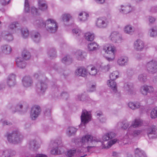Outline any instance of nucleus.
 Returning a JSON list of instances; mask_svg holds the SVG:
<instances>
[{
  "instance_id": "f257e3e1",
  "label": "nucleus",
  "mask_w": 157,
  "mask_h": 157,
  "mask_svg": "<svg viewBox=\"0 0 157 157\" xmlns=\"http://www.w3.org/2000/svg\"><path fill=\"white\" fill-rule=\"evenodd\" d=\"M34 24L39 27H45L47 30L51 33L56 32L58 27L56 22L50 18L48 19L44 23L42 19L37 20L35 22Z\"/></svg>"
},
{
  "instance_id": "f03ea898",
  "label": "nucleus",
  "mask_w": 157,
  "mask_h": 157,
  "mask_svg": "<svg viewBox=\"0 0 157 157\" xmlns=\"http://www.w3.org/2000/svg\"><path fill=\"white\" fill-rule=\"evenodd\" d=\"M81 142L84 144L87 143L88 146L87 147V152H90L95 147L97 142L100 141V140L95 137H93L90 135H86L83 136L81 140Z\"/></svg>"
},
{
  "instance_id": "7ed1b4c3",
  "label": "nucleus",
  "mask_w": 157,
  "mask_h": 157,
  "mask_svg": "<svg viewBox=\"0 0 157 157\" xmlns=\"http://www.w3.org/2000/svg\"><path fill=\"white\" fill-rule=\"evenodd\" d=\"M8 141L13 144H16L20 142L23 138V136L18 131H13L11 133L7 134Z\"/></svg>"
},
{
  "instance_id": "20e7f679",
  "label": "nucleus",
  "mask_w": 157,
  "mask_h": 157,
  "mask_svg": "<svg viewBox=\"0 0 157 157\" xmlns=\"http://www.w3.org/2000/svg\"><path fill=\"white\" fill-rule=\"evenodd\" d=\"M147 70L149 73L154 74L157 72V61L152 60L146 64Z\"/></svg>"
},
{
  "instance_id": "39448f33",
  "label": "nucleus",
  "mask_w": 157,
  "mask_h": 157,
  "mask_svg": "<svg viewBox=\"0 0 157 157\" xmlns=\"http://www.w3.org/2000/svg\"><path fill=\"white\" fill-rule=\"evenodd\" d=\"M157 127L155 125L148 127L146 129L147 136L150 139L157 138Z\"/></svg>"
},
{
  "instance_id": "423d86ee",
  "label": "nucleus",
  "mask_w": 157,
  "mask_h": 157,
  "mask_svg": "<svg viewBox=\"0 0 157 157\" xmlns=\"http://www.w3.org/2000/svg\"><path fill=\"white\" fill-rule=\"evenodd\" d=\"M29 107V104L26 102L21 101L19 102L16 105L15 111L25 113L26 112Z\"/></svg>"
},
{
  "instance_id": "0eeeda50",
  "label": "nucleus",
  "mask_w": 157,
  "mask_h": 157,
  "mask_svg": "<svg viewBox=\"0 0 157 157\" xmlns=\"http://www.w3.org/2000/svg\"><path fill=\"white\" fill-rule=\"evenodd\" d=\"M41 109L38 105H33L31 109L30 116L31 118H37L41 113Z\"/></svg>"
},
{
  "instance_id": "6e6552de",
  "label": "nucleus",
  "mask_w": 157,
  "mask_h": 157,
  "mask_svg": "<svg viewBox=\"0 0 157 157\" xmlns=\"http://www.w3.org/2000/svg\"><path fill=\"white\" fill-rule=\"evenodd\" d=\"M105 50L106 52L111 55V56L110 57H106V59L109 61H112L115 58V53L116 52L115 48L114 46H110L107 47V49L105 48Z\"/></svg>"
},
{
  "instance_id": "1a4fd4ad",
  "label": "nucleus",
  "mask_w": 157,
  "mask_h": 157,
  "mask_svg": "<svg viewBox=\"0 0 157 157\" xmlns=\"http://www.w3.org/2000/svg\"><path fill=\"white\" fill-rule=\"evenodd\" d=\"M108 22L107 19L105 17L98 18L96 22V26L98 28H105L107 26Z\"/></svg>"
},
{
  "instance_id": "9d476101",
  "label": "nucleus",
  "mask_w": 157,
  "mask_h": 157,
  "mask_svg": "<svg viewBox=\"0 0 157 157\" xmlns=\"http://www.w3.org/2000/svg\"><path fill=\"white\" fill-rule=\"evenodd\" d=\"M107 85L110 87L113 92L117 95V96L119 97L121 96L120 93L117 92V88L116 82L113 80H109L107 81Z\"/></svg>"
},
{
  "instance_id": "9b49d317",
  "label": "nucleus",
  "mask_w": 157,
  "mask_h": 157,
  "mask_svg": "<svg viewBox=\"0 0 157 157\" xmlns=\"http://www.w3.org/2000/svg\"><path fill=\"white\" fill-rule=\"evenodd\" d=\"M109 38L113 42L115 43L121 42L122 38L121 35L117 32H112Z\"/></svg>"
},
{
  "instance_id": "f8f14e48",
  "label": "nucleus",
  "mask_w": 157,
  "mask_h": 157,
  "mask_svg": "<svg viewBox=\"0 0 157 157\" xmlns=\"http://www.w3.org/2000/svg\"><path fill=\"white\" fill-rule=\"evenodd\" d=\"M124 89L126 94H135L133 90V84L131 83H125L124 86Z\"/></svg>"
},
{
  "instance_id": "ddd939ff",
  "label": "nucleus",
  "mask_w": 157,
  "mask_h": 157,
  "mask_svg": "<svg viewBox=\"0 0 157 157\" xmlns=\"http://www.w3.org/2000/svg\"><path fill=\"white\" fill-rule=\"evenodd\" d=\"M144 44L143 41L140 39H138L134 43V49L138 51H142L144 48Z\"/></svg>"
},
{
  "instance_id": "4468645a",
  "label": "nucleus",
  "mask_w": 157,
  "mask_h": 157,
  "mask_svg": "<svg viewBox=\"0 0 157 157\" xmlns=\"http://www.w3.org/2000/svg\"><path fill=\"white\" fill-rule=\"evenodd\" d=\"M154 89L151 86L144 85L142 86L140 89L141 93L144 95H146L148 93H151L153 92Z\"/></svg>"
},
{
  "instance_id": "2eb2a0df",
  "label": "nucleus",
  "mask_w": 157,
  "mask_h": 157,
  "mask_svg": "<svg viewBox=\"0 0 157 157\" xmlns=\"http://www.w3.org/2000/svg\"><path fill=\"white\" fill-rule=\"evenodd\" d=\"M16 76L13 74H10L7 78V83L10 87L14 86L16 84Z\"/></svg>"
},
{
  "instance_id": "dca6fc26",
  "label": "nucleus",
  "mask_w": 157,
  "mask_h": 157,
  "mask_svg": "<svg viewBox=\"0 0 157 157\" xmlns=\"http://www.w3.org/2000/svg\"><path fill=\"white\" fill-rule=\"evenodd\" d=\"M23 85L25 87H28L31 86L33 83L32 79L29 76L24 77L22 80Z\"/></svg>"
},
{
  "instance_id": "f3484780",
  "label": "nucleus",
  "mask_w": 157,
  "mask_h": 157,
  "mask_svg": "<svg viewBox=\"0 0 157 157\" xmlns=\"http://www.w3.org/2000/svg\"><path fill=\"white\" fill-rule=\"evenodd\" d=\"M76 75L78 76H81L85 77L87 74V72L86 69L83 67L78 68L75 71Z\"/></svg>"
},
{
  "instance_id": "a211bd4d",
  "label": "nucleus",
  "mask_w": 157,
  "mask_h": 157,
  "mask_svg": "<svg viewBox=\"0 0 157 157\" xmlns=\"http://www.w3.org/2000/svg\"><path fill=\"white\" fill-rule=\"evenodd\" d=\"M38 6L39 9L42 11L47 10L48 8L47 2L45 0H38Z\"/></svg>"
},
{
  "instance_id": "6ab92c4d",
  "label": "nucleus",
  "mask_w": 157,
  "mask_h": 157,
  "mask_svg": "<svg viewBox=\"0 0 157 157\" xmlns=\"http://www.w3.org/2000/svg\"><path fill=\"white\" fill-rule=\"evenodd\" d=\"M147 123L146 124H144V122L142 121L140 118L138 119L136 118L130 127H132L134 128H135L142 125L147 126Z\"/></svg>"
},
{
  "instance_id": "aec40b11",
  "label": "nucleus",
  "mask_w": 157,
  "mask_h": 157,
  "mask_svg": "<svg viewBox=\"0 0 157 157\" xmlns=\"http://www.w3.org/2000/svg\"><path fill=\"white\" fill-rule=\"evenodd\" d=\"M31 35V37L34 42L38 43L40 41L41 36L39 33L37 32L33 31L32 32Z\"/></svg>"
},
{
  "instance_id": "412c9836",
  "label": "nucleus",
  "mask_w": 157,
  "mask_h": 157,
  "mask_svg": "<svg viewBox=\"0 0 157 157\" xmlns=\"http://www.w3.org/2000/svg\"><path fill=\"white\" fill-rule=\"evenodd\" d=\"M2 36L4 39L7 41H11L13 39L12 32H10V33L6 31L2 33Z\"/></svg>"
},
{
  "instance_id": "4be33fe9",
  "label": "nucleus",
  "mask_w": 157,
  "mask_h": 157,
  "mask_svg": "<svg viewBox=\"0 0 157 157\" xmlns=\"http://www.w3.org/2000/svg\"><path fill=\"white\" fill-rule=\"evenodd\" d=\"M75 56L76 58L79 61L83 60L86 56L85 52L81 50H78L76 52Z\"/></svg>"
},
{
  "instance_id": "5701e85b",
  "label": "nucleus",
  "mask_w": 157,
  "mask_h": 157,
  "mask_svg": "<svg viewBox=\"0 0 157 157\" xmlns=\"http://www.w3.org/2000/svg\"><path fill=\"white\" fill-rule=\"evenodd\" d=\"M131 127H130L128 129L127 134L132 136L133 137H136L139 135L140 133L142 132V130H133L131 131Z\"/></svg>"
},
{
  "instance_id": "b1692460",
  "label": "nucleus",
  "mask_w": 157,
  "mask_h": 157,
  "mask_svg": "<svg viewBox=\"0 0 157 157\" xmlns=\"http://www.w3.org/2000/svg\"><path fill=\"white\" fill-rule=\"evenodd\" d=\"M37 90H40L41 92H44L47 88V85L44 82L40 81L37 85Z\"/></svg>"
},
{
  "instance_id": "393cba45",
  "label": "nucleus",
  "mask_w": 157,
  "mask_h": 157,
  "mask_svg": "<svg viewBox=\"0 0 157 157\" xmlns=\"http://www.w3.org/2000/svg\"><path fill=\"white\" fill-rule=\"evenodd\" d=\"M116 136V134L112 132H109L106 133L102 136V139L105 141H108L111 140L115 137Z\"/></svg>"
},
{
  "instance_id": "a878e982",
  "label": "nucleus",
  "mask_w": 157,
  "mask_h": 157,
  "mask_svg": "<svg viewBox=\"0 0 157 157\" xmlns=\"http://www.w3.org/2000/svg\"><path fill=\"white\" fill-rule=\"evenodd\" d=\"M17 66L20 68H25L26 65V62L23 60L22 58L18 57L16 59Z\"/></svg>"
},
{
  "instance_id": "bb28decb",
  "label": "nucleus",
  "mask_w": 157,
  "mask_h": 157,
  "mask_svg": "<svg viewBox=\"0 0 157 157\" xmlns=\"http://www.w3.org/2000/svg\"><path fill=\"white\" fill-rule=\"evenodd\" d=\"M98 46L99 45L96 43L93 42L88 44L87 48L89 51L93 52L98 49Z\"/></svg>"
},
{
  "instance_id": "cd10ccee",
  "label": "nucleus",
  "mask_w": 157,
  "mask_h": 157,
  "mask_svg": "<svg viewBox=\"0 0 157 157\" xmlns=\"http://www.w3.org/2000/svg\"><path fill=\"white\" fill-rule=\"evenodd\" d=\"M72 59L69 55H66L61 59L62 62L66 65H69L72 62Z\"/></svg>"
},
{
  "instance_id": "c85d7f7f",
  "label": "nucleus",
  "mask_w": 157,
  "mask_h": 157,
  "mask_svg": "<svg viewBox=\"0 0 157 157\" xmlns=\"http://www.w3.org/2000/svg\"><path fill=\"white\" fill-rule=\"evenodd\" d=\"M1 49L2 52L5 54H9L11 51V47L8 44H5L2 46Z\"/></svg>"
},
{
  "instance_id": "c756f323",
  "label": "nucleus",
  "mask_w": 157,
  "mask_h": 157,
  "mask_svg": "<svg viewBox=\"0 0 157 157\" xmlns=\"http://www.w3.org/2000/svg\"><path fill=\"white\" fill-rule=\"evenodd\" d=\"M128 106L131 109L135 110L139 108L140 106V104L138 102H130L128 104Z\"/></svg>"
},
{
  "instance_id": "7c9ffc66",
  "label": "nucleus",
  "mask_w": 157,
  "mask_h": 157,
  "mask_svg": "<svg viewBox=\"0 0 157 157\" xmlns=\"http://www.w3.org/2000/svg\"><path fill=\"white\" fill-rule=\"evenodd\" d=\"M128 61V58L127 57H120L117 60V63L119 65L122 66L126 65Z\"/></svg>"
},
{
  "instance_id": "2f4dec72",
  "label": "nucleus",
  "mask_w": 157,
  "mask_h": 157,
  "mask_svg": "<svg viewBox=\"0 0 157 157\" xmlns=\"http://www.w3.org/2000/svg\"><path fill=\"white\" fill-rule=\"evenodd\" d=\"M135 154L136 157H146L144 152L139 148L136 149Z\"/></svg>"
},
{
  "instance_id": "473e14b6",
  "label": "nucleus",
  "mask_w": 157,
  "mask_h": 157,
  "mask_svg": "<svg viewBox=\"0 0 157 157\" xmlns=\"http://www.w3.org/2000/svg\"><path fill=\"white\" fill-rule=\"evenodd\" d=\"M54 145L55 146L56 145V147H53L51 151V153L52 155H58L61 154V151L59 150L58 147V144L57 142H55Z\"/></svg>"
},
{
  "instance_id": "72a5a7b5",
  "label": "nucleus",
  "mask_w": 157,
  "mask_h": 157,
  "mask_svg": "<svg viewBox=\"0 0 157 157\" xmlns=\"http://www.w3.org/2000/svg\"><path fill=\"white\" fill-rule=\"evenodd\" d=\"M124 30L126 33L131 35L134 33L135 29L132 28L131 25H127L124 27Z\"/></svg>"
},
{
  "instance_id": "f704fd0d",
  "label": "nucleus",
  "mask_w": 157,
  "mask_h": 157,
  "mask_svg": "<svg viewBox=\"0 0 157 157\" xmlns=\"http://www.w3.org/2000/svg\"><path fill=\"white\" fill-rule=\"evenodd\" d=\"M48 55L50 58L53 59L56 57V52L54 48H50L48 52Z\"/></svg>"
},
{
  "instance_id": "c9c22d12",
  "label": "nucleus",
  "mask_w": 157,
  "mask_h": 157,
  "mask_svg": "<svg viewBox=\"0 0 157 157\" xmlns=\"http://www.w3.org/2000/svg\"><path fill=\"white\" fill-rule=\"evenodd\" d=\"M80 118H92L91 111L85 109L82 110Z\"/></svg>"
},
{
  "instance_id": "e433bc0d",
  "label": "nucleus",
  "mask_w": 157,
  "mask_h": 157,
  "mask_svg": "<svg viewBox=\"0 0 157 157\" xmlns=\"http://www.w3.org/2000/svg\"><path fill=\"white\" fill-rule=\"evenodd\" d=\"M121 8L120 10V12L122 13L127 14L129 13L132 10V8L129 6H121Z\"/></svg>"
},
{
  "instance_id": "4c0bfd02",
  "label": "nucleus",
  "mask_w": 157,
  "mask_h": 157,
  "mask_svg": "<svg viewBox=\"0 0 157 157\" xmlns=\"http://www.w3.org/2000/svg\"><path fill=\"white\" fill-rule=\"evenodd\" d=\"M29 148L30 149H33L34 150H36L37 149L39 146L36 143V142L35 140H31L29 143Z\"/></svg>"
},
{
  "instance_id": "58836bf2",
  "label": "nucleus",
  "mask_w": 157,
  "mask_h": 157,
  "mask_svg": "<svg viewBox=\"0 0 157 157\" xmlns=\"http://www.w3.org/2000/svg\"><path fill=\"white\" fill-rule=\"evenodd\" d=\"M84 36L86 40L92 41L93 40L94 36L93 33L88 32L85 34Z\"/></svg>"
},
{
  "instance_id": "ea45409f",
  "label": "nucleus",
  "mask_w": 157,
  "mask_h": 157,
  "mask_svg": "<svg viewBox=\"0 0 157 157\" xmlns=\"http://www.w3.org/2000/svg\"><path fill=\"white\" fill-rule=\"evenodd\" d=\"M22 56L24 59L27 60L30 58L31 55L30 53L28 51L24 50L22 52Z\"/></svg>"
},
{
  "instance_id": "a19ab883",
  "label": "nucleus",
  "mask_w": 157,
  "mask_h": 157,
  "mask_svg": "<svg viewBox=\"0 0 157 157\" xmlns=\"http://www.w3.org/2000/svg\"><path fill=\"white\" fill-rule=\"evenodd\" d=\"M77 129L76 128L72 127H69L67 130V133L69 136L74 134L76 132Z\"/></svg>"
},
{
  "instance_id": "79ce46f5",
  "label": "nucleus",
  "mask_w": 157,
  "mask_h": 157,
  "mask_svg": "<svg viewBox=\"0 0 157 157\" xmlns=\"http://www.w3.org/2000/svg\"><path fill=\"white\" fill-rule=\"evenodd\" d=\"M71 18V16L69 14H65L62 16V21L64 22H68Z\"/></svg>"
},
{
  "instance_id": "37998d69",
  "label": "nucleus",
  "mask_w": 157,
  "mask_h": 157,
  "mask_svg": "<svg viewBox=\"0 0 157 157\" xmlns=\"http://www.w3.org/2000/svg\"><path fill=\"white\" fill-rule=\"evenodd\" d=\"M21 32L23 37L26 38H27L29 34V31L27 28H22L21 29Z\"/></svg>"
},
{
  "instance_id": "c03bdc74",
  "label": "nucleus",
  "mask_w": 157,
  "mask_h": 157,
  "mask_svg": "<svg viewBox=\"0 0 157 157\" xmlns=\"http://www.w3.org/2000/svg\"><path fill=\"white\" fill-rule=\"evenodd\" d=\"M122 129H126L128 127L129 124V122L127 121H124L122 122L118 123Z\"/></svg>"
},
{
  "instance_id": "a18cd8bd",
  "label": "nucleus",
  "mask_w": 157,
  "mask_h": 157,
  "mask_svg": "<svg viewBox=\"0 0 157 157\" xmlns=\"http://www.w3.org/2000/svg\"><path fill=\"white\" fill-rule=\"evenodd\" d=\"M138 79L141 82H145L147 80V76L146 74H143L140 75L138 76Z\"/></svg>"
},
{
  "instance_id": "49530a36",
  "label": "nucleus",
  "mask_w": 157,
  "mask_h": 157,
  "mask_svg": "<svg viewBox=\"0 0 157 157\" xmlns=\"http://www.w3.org/2000/svg\"><path fill=\"white\" fill-rule=\"evenodd\" d=\"M81 123L79 125V127L85 126L89 121L91 120V118H81Z\"/></svg>"
},
{
  "instance_id": "de8ad7c7",
  "label": "nucleus",
  "mask_w": 157,
  "mask_h": 157,
  "mask_svg": "<svg viewBox=\"0 0 157 157\" xmlns=\"http://www.w3.org/2000/svg\"><path fill=\"white\" fill-rule=\"evenodd\" d=\"M151 118L157 117V106L155 107L152 110L151 113Z\"/></svg>"
},
{
  "instance_id": "09e8293b",
  "label": "nucleus",
  "mask_w": 157,
  "mask_h": 157,
  "mask_svg": "<svg viewBox=\"0 0 157 157\" xmlns=\"http://www.w3.org/2000/svg\"><path fill=\"white\" fill-rule=\"evenodd\" d=\"M149 33L151 37H155L157 36V31L152 28L149 30Z\"/></svg>"
},
{
  "instance_id": "8fccbe9b",
  "label": "nucleus",
  "mask_w": 157,
  "mask_h": 157,
  "mask_svg": "<svg viewBox=\"0 0 157 157\" xmlns=\"http://www.w3.org/2000/svg\"><path fill=\"white\" fill-rule=\"evenodd\" d=\"M118 73L117 71H115L111 73L110 76L109 77L110 79V80H114L118 77L117 75Z\"/></svg>"
},
{
  "instance_id": "3c124183",
  "label": "nucleus",
  "mask_w": 157,
  "mask_h": 157,
  "mask_svg": "<svg viewBox=\"0 0 157 157\" xmlns=\"http://www.w3.org/2000/svg\"><path fill=\"white\" fill-rule=\"evenodd\" d=\"M25 11L28 13L30 11V7L28 0H25Z\"/></svg>"
},
{
  "instance_id": "603ef678",
  "label": "nucleus",
  "mask_w": 157,
  "mask_h": 157,
  "mask_svg": "<svg viewBox=\"0 0 157 157\" xmlns=\"http://www.w3.org/2000/svg\"><path fill=\"white\" fill-rule=\"evenodd\" d=\"M51 110L49 109H46L44 111V116L46 117H51Z\"/></svg>"
},
{
  "instance_id": "864d4df0",
  "label": "nucleus",
  "mask_w": 157,
  "mask_h": 157,
  "mask_svg": "<svg viewBox=\"0 0 157 157\" xmlns=\"http://www.w3.org/2000/svg\"><path fill=\"white\" fill-rule=\"evenodd\" d=\"M52 68L59 73H61L63 71V69H62L61 68L59 67L56 64H53L52 66Z\"/></svg>"
},
{
  "instance_id": "5fc2aeb1",
  "label": "nucleus",
  "mask_w": 157,
  "mask_h": 157,
  "mask_svg": "<svg viewBox=\"0 0 157 157\" xmlns=\"http://www.w3.org/2000/svg\"><path fill=\"white\" fill-rule=\"evenodd\" d=\"M17 26L15 22H13L10 24L9 26V30H11L12 33L13 30L16 28Z\"/></svg>"
},
{
  "instance_id": "6e6d98bb",
  "label": "nucleus",
  "mask_w": 157,
  "mask_h": 157,
  "mask_svg": "<svg viewBox=\"0 0 157 157\" xmlns=\"http://www.w3.org/2000/svg\"><path fill=\"white\" fill-rule=\"evenodd\" d=\"M31 12L32 14L33 15H37L39 14L38 12V10L35 7H32L31 10Z\"/></svg>"
},
{
  "instance_id": "4d7b16f0",
  "label": "nucleus",
  "mask_w": 157,
  "mask_h": 157,
  "mask_svg": "<svg viewBox=\"0 0 157 157\" xmlns=\"http://www.w3.org/2000/svg\"><path fill=\"white\" fill-rule=\"evenodd\" d=\"M76 150H70L67 152V157H71L73 156L75 153Z\"/></svg>"
},
{
  "instance_id": "13d9d810",
  "label": "nucleus",
  "mask_w": 157,
  "mask_h": 157,
  "mask_svg": "<svg viewBox=\"0 0 157 157\" xmlns=\"http://www.w3.org/2000/svg\"><path fill=\"white\" fill-rule=\"evenodd\" d=\"M89 73L92 75H94L97 73V69L94 67H92L91 69V70L89 71Z\"/></svg>"
},
{
  "instance_id": "bf43d9fd",
  "label": "nucleus",
  "mask_w": 157,
  "mask_h": 157,
  "mask_svg": "<svg viewBox=\"0 0 157 157\" xmlns=\"http://www.w3.org/2000/svg\"><path fill=\"white\" fill-rule=\"evenodd\" d=\"M85 14L84 15V16L82 18H79V20L80 21H85L87 20V18L89 17V14L87 13H86L84 12Z\"/></svg>"
},
{
  "instance_id": "052dcab7",
  "label": "nucleus",
  "mask_w": 157,
  "mask_h": 157,
  "mask_svg": "<svg viewBox=\"0 0 157 157\" xmlns=\"http://www.w3.org/2000/svg\"><path fill=\"white\" fill-rule=\"evenodd\" d=\"M61 96L63 98L67 99L69 97L68 93L66 92H63L61 94Z\"/></svg>"
},
{
  "instance_id": "680f3d73",
  "label": "nucleus",
  "mask_w": 157,
  "mask_h": 157,
  "mask_svg": "<svg viewBox=\"0 0 157 157\" xmlns=\"http://www.w3.org/2000/svg\"><path fill=\"white\" fill-rule=\"evenodd\" d=\"M117 140L114 139L110 140L108 142V145L110 147H111L113 144H115L117 141Z\"/></svg>"
},
{
  "instance_id": "e2e57ef3",
  "label": "nucleus",
  "mask_w": 157,
  "mask_h": 157,
  "mask_svg": "<svg viewBox=\"0 0 157 157\" xmlns=\"http://www.w3.org/2000/svg\"><path fill=\"white\" fill-rule=\"evenodd\" d=\"M10 1V0H0V2L5 6L9 3Z\"/></svg>"
},
{
  "instance_id": "0e129e2a",
  "label": "nucleus",
  "mask_w": 157,
  "mask_h": 157,
  "mask_svg": "<svg viewBox=\"0 0 157 157\" xmlns=\"http://www.w3.org/2000/svg\"><path fill=\"white\" fill-rule=\"evenodd\" d=\"M1 121L2 122L3 126L5 125H10L12 124L11 122L10 121H2V120H1Z\"/></svg>"
},
{
  "instance_id": "69168bd1",
  "label": "nucleus",
  "mask_w": 157,
  "mask_h": 157,
  "mask_svg": "<svg viewBox=\"0 0 157 157\" xmlns=\"http://www.w3.org/2000/svg\"><path fill=\"white\" fill-rule=\"evenodd\" d=\"M72 32L73 33H75L76 34L79 35L81 33V31L78 29H75L72 30Z\"/></svg>"
},
{
  "instance_id": "338daca9",
  "label": "nucleus",
  "mask_w": 157,
  "mask_h": 157,
  "mask_svg": "<svg viewBox=\"0 0 157 157\" xmlns=\"http://www.w3.org/2000/svg\"><path fill=\"white\" fill-rule=\"evenodd\" d=\"M149 22L151 23H153L155 20V19L154 17H150L148 18Z\"/></svg>"
},
{
  "instance_id": "774afa93",
  "label": "nucleus",
  "mask_w": 157,
  "mask_h": 157,
  "mask_svg": "<svg viewBox=\"0 0 157 157\" xmlns=\"http://www.w3.org/2000/svg\"><path fill=\"white\" fill-rule=\"evenodd\" d=\"M151 11L153 13H155L157 11V6H154L151 7Z\"/></svg>"
}]
</instances>
